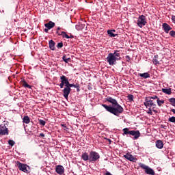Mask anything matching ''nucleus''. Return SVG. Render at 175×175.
Returning a JSON list of instances; mask_svg holds the SVG:
<instances>
[{
    "mask_svg": "<svg viewBox=\"0 0 175 175\" xmlns=\"http://www.w3.org/2000/svg\"><path fill=\"white\" fill-rule=\"evenodd\" d=\"M105 100L112 105V106H111L107 105L106 104H102V107H104L107 111L111 113V114H113V116H116V117H120V114H122V113H124V108L118 104L117 100L110 96H107L105 98Z\"/></svg>",
    "mask_w": 175,
    "mask_h": 175,
    "instance_id": "nucleus-1",
    "label": "nucleus"
},
{
    "mask_svg": "<svg viewBox=\"0 0 175 175\" xmlns=\"http://www.w3.org/2000/svg\"><path fill=\"white\" fill-rule=\"evenodd\" d=\"M73 87L74 88H79V83H70L68 82V85L66 88H64L63 90V96L65 99H68L69 97V94H70V91H72L71 88Z\"/></svg>",
    "mask_w": 175,
    "mask_h": 175,
    "instance_id": "nucleus-2",
    "label": "nucleus"
},
{
    "mask_svg": "<svg viewBox=\"0 0 175 175\" xmlns=\"http://www.w3.org/2000/svg\"><path fill=\"white\" fill-rule=\"evenodd\" d=\"M16 165L18 169H19L21 172H23L24 173H31V167L28 165L24 164L20 161H17Z\"/></svg>",
    "mask_w": 175,
    "mask_h": 175,
    "instance_id": "nucleus-3",
    "label": "nucleus"
},
{
    "mask_svg": "<svg viewBox=\"0 0 175 175\" xmlns=\"http://www.w3.org/2000/svg\"><path fill=\"white\" fill-rule=\"evenodd\" d=\"M123 132L124 135H131V136H134V139H137L138 137H140V131H129V129L124 128Z\"/></svg>",
    "mask_w": 175,
    "mask_h": 175,
    "instance_id": "nucleus-4",
    "label": "nucleus"
},
{
    "mask_svg": "<svg viewBox=\"0 0 175 175\" xmlns=\"http://www.w3.org/2000/svg\"><path fill=\"white\" fill-rule=\"evenodd\" d=\"M120 59H121V57H116L111 53H109L107 57V62L111 66H113V65H116V64H117V61H120Z\"/></svg>",
    "mask_w": 175,
    "mask_h": 175,
    "instance_id": "nucleus-5",
    "label": "nucleus"
},
{
    "mask_svg": "<svg viewBox=\"0 0 175 175\" xmlns=\"http://www.w3.org/2000/svg\"><path fill=\"white\" fill-rule=\"evenodd\" d=\"M139 167L144 169L146 174L155 175V171H154V170H152V168L150 167L148 165H146V164H144L142 163H139Z\"/></svg>",
    "mask_w": 175,
    "mask_h": 175,
    "instance_id": "nucleus-6",
    "label": "nucleus"
},
{
    "mask_svg": "<svg viewBox=\"0 0 175 175\" xmlns=\"http://www.w3.org/2000/svg\"><path fill=\"white\" fill-rule=\"evenodd\" d=\"M90 155V162H96L100 158L99 153L96 151L92 150L89 153Z\"/></svg>",
    "mask_w": 175,
    "mask_h": 175,
    "instance_id": "nucleus-7",
    "label": "nucleus"
},
{
    "mask_svg": "<svg viewBox=\"0 0 175 175\" xmlns=\"http://www.w3.org/2000/svg\"><path fill=\"white\" fill-rule=\"evenodd\" d=\"M146 107H151L152 106H157V100L151 99L150 97H146L145 102L144 103Z\"/></svg>",
    "mask_w": 175,
    "mask_h": 175,
    "instance_id": "nucleus-8",
    "label": "nucleus"
},
{
    "mask_svg": "<svg viewBox=\"0 0 175 175\" xmlns=\"http://www.w3.org/2000/svg\"><path fill=\"white\" fill-rule=\"evenodd\" d=\"M137 24L139 28H143V27L147 24V21H146V16L144 15L139 16Z\"/></svg>",
    "mask_w": 175,
    "mask_h": 175,
    "instance_id": "nucleus-9",
    "label": "nucleus"
},
{
    "mask_svg": "<svg viewBox=\"0 0 175 175\" xmlns=\"http://www.w3.org/2000/svg\"><path fill=\"white\" fill-rule=\"evenodd\" d=\"M9 135V129L5 124L0 125V136H6Z\"/></svg>",
    "mask_w": 175,
    "mask_h": 175,
    "instance_id": "nucleus-10",
    "label": "nucleus"
},
{
    "mask_svg": "<svg viewBox=\"0 0 175 175\" xmlns=\"http://www.w3.org/2000/svg\"><path fill=\"white\" fill-rule=\"evenodd\" d=\"M55 172L57 173V174L62 175L64 173H65V168H64V166L59 165L55 167Z\"/></svg>",
    "mask_w": 175,
    "mask_h": 175,
    "instance_id": "nucleus-11",
    "label": "nucleus"
},
{
    "mask_svg": "<svg viewBox=\"0 0 175 175\" xmlns=\"http://www.w3.org/2000/svg\"><path fill=\"white\" fill-rule=\"evenodd\" d=\"M162 28L165 33H169V31H172V27L166 23H163Z\"/></svg>",
    "mask_w": 175,
    "mask_h": 175,
    "instance_id": "nucleus-12",
    "label": "nucleus"
},
{
    "mask_svg": "<svg viewBox=\"0 0 175 175\" xmlns=\"http://www.w3.org/2000/svg\"><path fill=\"white\" fill-rule=\"evenodd\" d=\"M60 80L61 83H65V88H66V87H68V85L69 84V79H68V77H66V76L65 75H62L60 77Z\"/></svg>",
    "mask_w": 175,
    "mask_h": 175,
    "instance_id": "nucleus-13",
    "label": "nucleus"
},
{
    "mask_svg": "<svg viewBox=\"0 0 175 175\" xmlns=\"http://www.w3.org/2000/svg\"><path fill=\"white\" fill-rule=\"evenodd\" d=\"M44 27L48 28V29H51L55 27V23L53 21H49V23L44 24Z\"/></svg>",
    "mask_w": 175,
    "mask_h": 175,
    "instance_id": "nucleus-14",
    "label": "nucleus"
},
{
    "mask_svg": "<svg viewBox=\"0 0 175 175\" xmlns=\"http://www.w3.org/2000/svg\"><path fill=\"white\" fill-rule=\"evenodd\" d=\"M81 159H83V161H89L90 162V154L87 153V152H83Z\"/></svg>",
    "mask_w": 175,
    "mask_h": 175,
    "instance_id": "nucleus-15",
    "label": "nucleus"
},
{
    "mask_svg": "<svg viewBox=\"0 0 175 175\" xmlns=\"http://www.w3.org/2000/svg\"><path fill=\"white\" fill-rule=\"evenodd\" d=\"M124 158L128 159V161H130L131 162L135 161V157L132 154L128 153L124 155Z\"/></svg>",
    "mask_w": 175,
    "mask_h": 175,
    "instance_id": "nucleus-16",
    "label": "nucleus"
},
{
    "mask_svg": "<svg viewBox=\"0 0 175 175\" xmlns=\"http://www.w3.org/2000/svg\"><path fill=\"white\" fill-rule=\"evenodd\" d=\"M156 147L159 150H162V148H163V142H162V140L156 141Z\"/></svg>",
    "mask_w": 175,
    "mask_h": 175,
    "instance_id": "nucleus-17",
    "label": "nucleus"
},
{
    "mask_svg": "<svg viewBox=\"0 0 175 175\" xmlns=\"http://www.w3.org/2000/svg\"><path fill=\"white\" fill-rule=\"evenodd\" d=\"M21 83L23 85V87H25V88H29V90L32 88V85H29L28 83H27V81H25V80L24 79L21 81Z\"/></svg>",
    "mask_w": 175,
    "mask_h": 175,
    "instance_id": "nucleus-18",
    "label": "nucleus"
},
{
    "mask_svg": "<svg viewBox=\"0 0 175 175\" xmlns=\"http://www.w3.org/2000/svg\"><path fill=\"white\" fill-rule=\"evenodd\" d=\"M75 28L77 31H81V29H84V28H85V24L79 23L75 26Z\"/></svg>",
    "mask_w": 175,
    "mask_h": 175,
    "instance_id": "nucleus-19",
    "label": "nucleus"
},
{
    "mask_svg": "<svg viewBox=\"0 0 175 175\" xmlns=\"http://www.w3.org/2000/svg\"><path fill=\"white\" fill-rule=\"evenodd\" d=\"M49 49L53 51L55 50V42L53 40H49Z\"/></svg>",
    "mask_w": 175,
    "mask_h": 175,
    "instance_id": "nucleus-20",
    "label": "nucleus"
},
{
    "mask_svg": "<svg viewBox=\"0 0 175 175\" xmlns=\"http://www.w3.org/2000/svg\"><path fill=\"white\" fill-rule=\"evenodd\" d=\"M158 58H159V56L158 55H156L154 56V58L152 59V62L154 65H159V61L158 60Z\"/></svg>",
    "mask_w": 175,
    "mask_h": 175,
    "instance_id": "nucleus-21",
    "label": "nucleus"
},
{
    "mask_svg": "<svg viewBox=\"0 0 175 175\" xmlns=\"http://www.w3.org/2000/svg\"><path fill=\"white\" fill-rule=\"evenodd\" d=\"M162 92L164 94H166V95H171L172 94V88H163L162 89Z\"/></svg>",
    "mask_w": 175,
    "mask_h": 175,
    "instance_id": "nucleus-22",
    "label": "nucleus"
},
{
    "mask_svg": "<svg viewBox=\"0 0 175 175\" xmlns=\"http://www.w3.org/2000/svg\"><path fill=\"white\" fill-rule=\"evenodd\" d=\"M23 122L25 124H29V122H31V119L29 118L28 116L23 117Z\"/></svg>",
    "mask_w": 175,
    "mask_h": 175,
    "instance_id": "nucleus-23",
    "label": "nucleus"
},
{
    "mask_svg": "<svg viewBox=\"0 0 175 175\" xmlns=\"http://www.w3.org/2000/svg\"><path fill=\"white\" fill-rule=\"evenodd\" d=\"M140 77H143V79H148L150 78V74L148 72H145L142 74H139Z\"/></svg>",
    "mask_w": 175,
    "mask_h": 175,
    "instance_id": "nucleus-24",
    "label": "nucleus"
},
{
    "mask_svg": "<svg viewBox=\"0 0 175 175\" xmlns=\"http://www.w3.org/2000/svg\"><path fill=\"white\" fill-rule=\"evenodd\" d=\"M112 55L115 57V58H121V57H120V51H115V52L112 53Z\"/></svg>",
    "mask_w": 175,
    "mask_h": 175,
    "instance_id": "nucleus-25",
    "label": "nucleus"
},
{
    "mask_svg": "<svg viewBox=\"0 0 175 175\" xmlns=\"http://www.w3.org/2000/svg\"><path fill=\"white\" fill-rule=\"evenodd\" d=\"M156 102H157L158 106H159V107L162 106V105H163V103H165L164 100H159V98H157L156 100Z\"/></svg>",
    "mask_w": 175,
    "mask_h": 175,
    "instance_id": "nucleus-26",
    "label": "nucleus"
},
{
    "mask_svg": "<svg viewBox=\"0 0 175 175\" xmlns=\"http://www.w3.org/2000/svg\"><path fill=\"white\" fill-rule=\"evenodd\" d=\"M107 33L110 38H116V36H117V34H114L113 31L108 30Z\"/></svg>",
    "mask_w": 175,
    "mask_h": 175,
    "instance_id": "nucleus-27",
    "label": "nucleus"
},
{
    "mask_svg": "<svg viewBox=\"0 0 175 175\" xmlns=\"http://www.w3.org/2000/svg\"><path fill=\"white\" fill-rule=\"evenodd\" d=\"M63 61H64V62L66 64H68V62H69V61H70V57H66V55H64L62 57Z\"/></svg>",
    "mask_w": 175,
    "mask_h": 175,
    "instance_id": "nucleus-28",
    "label": "nucleus"
},
{
    "mask_svg": "<svg viewBox=\"0 0 175 175\" xmlns=\"http://www.w3.org/2000/svg\"><path fill=\"white\" fill-rule=\"evenodd\" d=\"M61 35L63 38H66V39H69V36L65 31H61Z\"/></svg>",
    "mask_w": 175,
    "mask_h": 175,
    "instance_id": "nucleus-29",
    "label": "nucleus"
},
{
    "mask_svg": "<svg viewBox=\"0 0 175 175\" xmlns=\"http://www.w3.org/2000/svg\"><path fill=\"white\" fill-rule=\"evenodd\" d=\"M168 101L171 103L172 106L175 107V98H169Z\"/></svg>",
    "mask_w": 175,
    "mask_h": 175,
    "instance_id": "nucleus-30",
    "label": "nucleus"
},
{
    "mask_svg": "<svg viewBox=\"0 0 175 175\" xmlns=\"http://www.w3.org/2000/svg\"><path fill=\"white\" fill-rule=\"evenodd\" d=\"M8 144L10 146H11V147H13V146H14V144H16V142H14V141L12 140V139H10L8 141Z\"/></svg>",
    "mask_w": 175,
    "mask_h": 175,
    "instance_id": "nucleus-31",
    "label": "nucleus"
},
{
    "mask_svg": "<svg viewBox=\"0 0 175 175\" xmlns=\"http://www.w3.org/2000/svg\"><path fill=\"white\" fill-rule=\"evenodd\" d=\"M57 49H62L64 47V43L62 42H59L57 44Z\"/></svg>",
    "mask_w": 175,
    "mask_h": 175,
    "instance_id": "nucleus-32",
    "label": "nucleus"
},
{
    "mask_svg": "<svg viewBox=\"0 0 175 175\" xmlns=\"http://www.w3.org/2000/svg\"><path fill=\"white\" fill-rule=\"evenodd\" d=\"M133 95H132V94H129V96H128V99H129V100H130V102H133Z\"/></svg>",
    "mask_w": 175,
    "mask_h": 175,
    "instance_id": "nucleus-33",
    "label": "nucleus"
},
{
    "mask_svg": "<svg viewBox=\"0 0 175 175\" xmlns=\"http://www.w3.org/2000/svg\"><path fill=\"white\" fill-rule=\"evenodd\" d=\"M148 98H150L152 100H157V99H159V98H158V96H148Z\"/></svg>",
    "mask_w": 175,
    "mask_h": 175,
    "instance_id": "nucleus-34",
    "label": "nucleus"
},
{
    "mask_svg": "<svg viewBox=\"0 0 175 175\" xmlns=\"http://www.w3.org/2000/svg\"><path fill=\"white\" fill-rule=\"evenodd\" d=\"M39 124H40L41 125H42V126H44V125H46V122L43 120H39Z\"/></svg>",
    "mask_w": 175,
    "mask_h": 175,
    "instance_id": "nucleus-35",
    "label": "nucleus"
},
{
    "mask_svg": "<svg viewBox=\"0 0 175 175\" xmlns=\"http://www.w3.org/2000/svg\"><path fill=\"white\" fill-rule=\"evenodd\" d=\"M168 121H169L170 122H175V117H174V116H172V117L168 119Z\"/></svg>",
    "mask_w": 175,
    "mask_h": 175,
    "instance_id": "nucleus-36",
    "label": "nucleus"
},
{
    "mask_svg": "<svg viewBox=\"0 0 175 175\" xmlns=\"http://www.w3.org/2000/svg\"><path fill=\"white\" fill-rule=\"evenodd\" d=\"M170 36H172V38H175V31H170Z\"/></svg>",
    "mask_w": 175,
    "mask_h": 175,
    "instance_id": "nucleus-37",
    "label": "nucleus"
},
{
    "mask_svg": "<svg viewBox=\"0 0 175 175\" xmlns=\"http://www.w3.org/2000/svg\"><path fill=\"white\" fill-rule=\"evenodd\" d=\"M148 114L152 116V109H151V107L148 108V111H147Z\"/></svg>",
    "mask_w": 175,
    "mask_h": 175,
    "instance_id": "nucleus-38",
    "label": "nucleus"
},
{
    "mask_svg": "<svg viewBox=\"0 0 175 175\" xmlns=\"http://www.w3.org/2000/svg\"><path fill=\"white\" fill-rule=\"evenodd\" d=\"M171 19H172V23H174V24H175V16L174 15H172Z\"/></svg>",
    "mask_w": 175,
    "mask_h": 175,
    "instance_id": "nucleus-39",
    "label": "nucleus"
},
{
    "mask_svg": "<svg viewBox=\"0 0 175 175\" xmlns=\"http://www.w3.org/2000/svg\"><path fill=\"white\" fill-rule=\"evenodd\" d=\"M126 59L127 62H129V61H131V57L129 55H126Z\"/></svg>",
    "mask_w": 175,
    "mask_h": 175,
    "instance_id": "nucleus-40",
    "label": "nucleus"
},
{
    "mask_svg": "<svg viewBox=\"0 0 175 175\" xmlns=\"http://www.w3.org/2000/svg\"><path fill=\"white\" fill-rule=\"evenodd\" d=\"M64 85L65 86V83H64V82H61V83H59V87H60V88H64Z\"/></svg>",
    "mask_w": 175,
    "mask_h": 175,
    "instance_id": "nucleus-41",
    "label": "nucleus"
},
{
    "mask_svg": "<svg viewBox=\"0 0 175 175\" xmlns=\"http://www.w3.org/2000/svg\"><path fill=\"white\" fill-rule=\"evenodd\" d=\"M56 33L58 35V36H62V34H61V31L59 32V31H57Z\"/></svg>",
    "mask_w": 175,
    "mask_h": 175,
    "instance_id": "nucleus-42",
    "label": "nucleus"
},
{
    "mask_svg": "<svg viewBox=\"0 0 175 175\" xmlns=\"http://www.w3.org/2000/svg\"><path fill=\"white\" fill-rule=\"evenodd\" d=\"M77 88V92H79L80 91V85L78 84V88Z\"/></svg>",
    "mask_w": 175,
    "mask_h": 175,
    "instance_id": "nucleus-43",
    "label": "nucleus"
},
{
    "mask_svg": "<svg viewBox=\"0 0 175 175\" xmlns=\"http://www.w3.org/2000/svg\"><path fill=\"white\" fill-rule=\"evenodd\" d=\"M40 137H44V133H41L39 135Z\"/></svg>",
    "mask_w": 175,
    "mask_h": 175,
    "instance_id": "nucleus-44",
    "label": "nucleus"
},
{
    "mask_svg": "<svg viewBox=\"0 0 175 175\" xmlns=\"http://www.w3.org/2000/svg\"><path fill=\"white\" fill-rule=\"evenodd\" d=\"M75 37L73 36V35L70 34V36H69L68 39H73Z\"/></svg>",
    "mask_w": 175,
    "mask_h": 175,
    "instance_id": "nucleus-45",
    "label": "nucleus"
},
{
    "mask_svg": "<svg viewBox=\"0 0 175 175\" xmlns=\"http://www.w3.org/2000/svg\"><path fill=\"white\" fill-rule=\"evenodd\" d=\"M154 109H155V107L152 108V111H154V113H158V111H157V110H155Z\"/></svg>",
    "mask_w": 175,
    "mask_h": 175,
    "instance_id": "nucleus-46",
    "label": "nucleus"
},
{
    "mask_svg": "<svg viewBox=\"0 0 175 175\" xmlns=\"http://www.w3.org/2000/svg\"><path fill=\"white\" fill-rule=\"evenodd\" d=\"M49 28L44 29V32H46V33H47L49 32Z\"/></svg>",
    "mask_w": 175,
    "mask_h": 175,
    "instance_id": "nucleus-47",
    "label": "nucleus"
},
{
    "mask_svg": "<svg viewBox=\"0 0 175 175\" xmlns=\"http://www.w3.org/2000/svg\"><path fill=\"white\" fill-rule=\"evenodd\" d=\"M57 31L58 32H59V31H61V27H58L57 29Z\"/></svg>",
    "mask_w": 175,
    "mask_h": 175,
    "instance_id": "nucleus-48",
    "label": "nucleus"
},
{
    "mask_svg": "<svg viewBox=\"0 0 175 175\" xmlns=\"http://www.w3.org/2000/svg\"><path fill=\"white\" fill-rule=\"evenodd\" d=\"M171 111H172V113H174V114H175V109H171Z\"/></svg>",
    "mask_w": 175,
    "mask_h": 175,
    "instance_id": "nucleus-49",
    "label": "nucleus"
},
{
    "mask_svg": "<svg viewBox=\"0 0 175 175\" xmlns=\"http://www.w3.org/2000/svg\"><path fill=\"white\" fill-rule=\"evenodd\" d=\"M108 142H109V144H111V139H107Z\"/></svg>",
    "mask_w": 175,
    "mask_h": 175,
    "instance_id": "nucleus-50",
    "label": "nucleus"
},
{
    "mask_svg": "<svg viewBox=\"0 0 175 175\" xmlns=\"http://www.w3.org/2000/svg\"><path fill=\"white\" fill-rule=\"evenodd\" d=\"M62 126H63L64 128H66V124H62Z\"/></svg>",
    "mask_w": 175,
    "mask_h": 175,
    "instance_id": "nucleus-51",
    "label": "nucleus"
},
{
    "mask_svg": "<svg viewBox=\"0 0 175 175\" xmlns=\"http://www.w3.org/2000/svg\"><path fill=\"white\" fill-rule=\"evenodd\" d=\"M109 31H112V32H116V30H114V29L109 30Z\"/></svg>",
    "mask_w": 175,
    "mask_h": 175,
    "instance_id": "nucleus-52",
    "label": "nucleus"
}]
</instances>
